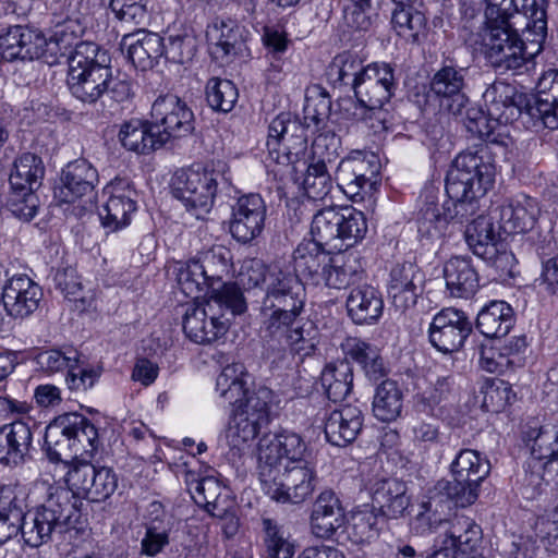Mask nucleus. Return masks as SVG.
Returning a JSON list of instances; mask_svg holds the SVG:
<instances>
[{
	"label": "nucleus",
	"mask_w": 558,
	"mask_h": 558,
	"mask_svg": "<svg viewBox=\"0 0 558 558\" xmlns=\"http://www.w3.org/2000/svg\"><path fill=\"white\" fill-rule=\"evenodd\" d=\"M56 474L62 473L68 487L36 484L47 494L45 502L35 511L24 514L25 492L13 485L0 487V545L21 533L24 543L37 548L48 543L53 534H64L76 529L81 517L78 504L93 486L95 466L75 457L63 460L48 456Z\"/></svg>",
	"instance_id": "f257e3e1"
},
{
	"label": "nucleus",
	"mask_w": 558,
	"mask_h": 558,
	"mask_svg": "<svg viewBox=\"0 0 558 558\" xmlns=\"http://www.w3.org/2000/svg\"><path fill=\"white\" fill-rule=\"evenodd\" d=\"M495 181V167L484 146L474 151L460 153L446 177L448 201L439 203L438 192L429 190L417 216V233L423 245L442 240L448 222H460L475 214L477 198L484 196Z\"/></svg>",
	"instance_id": "f03ea898"
},
{
	"label": "nucleus",
	"mask_w": 558,
	"mask_h": 558,
	"mask_svg": "<svg viewBox=\"0 0 558 558\" xmlns=\"http://www.w3.org/2000/svg\"><path fill=\"white\" fill-rule=\"evenodd\" d=\"M106 49L92 41H81L68 57L66 85L70 94L84 105L109 102L110 114L128 101L133 93L126 78L113 75Z\"/></svg>",
	"instance_id": "7ed1b4c3"
},
{
	"label": "nucleus",
	"mask_w": 558,
	"mask_h": 558,
	"mask_svg": "<svg viewBox=\"0 0 558 558\" xmlns=\"http://www.w3.org/2000/svg\"><path fill=\"white\" fill-rule=\"evenodd\" d=\"M246 301L235 282H226L214 290L204 304L189 305L183 317V330L195 343H210L223 336L231 320L246 311Z\"/></svg>",
	"instance_id": "20e7f679"
},
{
	"label": "nucleus",
	"mask_w": 558,
	"mask_h": 558,
	"mask_svg": "<svg viewBox=\"0 0 558 558\" xmlns=\"http://www.w3.org/2000/svg\"><path fill=\"white\" fill-rule=\"evenodd\" d=\"M227 165L217 161L193 165L179 171L172 183L173 196L180 199L196 218L209 213L220 185L229 184L226 177Z\"/></svg>",
	"instance_id": "39448f33"
},
{
	"label": "nucleus",
	"mask_w": 558,
	"mask_h": 558,
	"mask_svg": "<svg viewBox=\"0 0 558 558\" xmlns=\"http://www.w3.org/2000/svg\"><path fill=\"white\" fill-rule=\"evenodd\" d=\"M367 231L364 214L353 207H327L319 210L312 220L313 241L342 250L362 240Z\"/></svg>",
	"instance_id": "423d86ee"
},
{
	"label": "nucleus",
	"mask_w": 558,
	"mask_h": 558,
	"mask_svg": "<svg viewBox=\"0 0 558 558\" xmlns=\"http://www.w3.org/2000/svg\"><path fill=\"white\" fill-rule=\"evenodd\" d=\"M45 172L44 161L36 154L23 153L14 160L7 206L15 217L29 221L37 214L39 198L36 191L43 184Z\"/></svg>",
	"instance_id": "0eeeda50"
},
{
	"label": "nucleus",
	"mask_w": 558,
	"mask_h": 558,
	"mask_svg": "<svg viewBox=\"0 0 558 558\" xmlns=\"http://www.w3.org/2000/svg\"><path fill=\"white\" fill-rule=\"evenodd\" d=\"M264 323L263 349L266 359L272 363L286 359L288 353L302 357L312 354L315 343L304 335L298 319L300 314L268 312Z\"/></svg>",
	"instance_id": "6e6552de"
},
{
	"label": "nucleus",
	"mask_w": 558,
	"mask_h": 558,
	"mask_svg": "<svg viewBox=\"0 0 558 558\" xmlns=\"http://www.w3.org/2000/svg\"><path fill=\"white\" fill-rule=\"evenodd\" d=\"M501 231L490 215H480L464 231L465 242L472 253L493 267L500 277L511 276L515 265L514 255L507 250L500 238Z\"/></svg>",
	"instance_id": "1a4fd4ad"
},
{
	"label": "nucleus",
	"mask_w": 558,
	"mask_h": 558,
	"mask_svg": "<svg viewBox=\"0 0 558 558\" xmlns=\"http://www.w3.org/2000/svg\"><path fill=\"white\" fill-rule=\"evenodd\" d=\"M307 124L302 123L296 117L290 112L278 114L268 126L267 148L269 155L277 162L280 160L282 153L288 162L293 161L292 157L298 158L304 153L307 145Z\"/></svg>",
	"instance_id": "9d476101"
},
{
	"label": "nucleus",
	"mask_w": 558,
	"mask_h": 558,
	"mask_svg": "<svg viewBox=\"0 0 558 558\" xmlns=\"http://www.w3.org/2000/svg\"><path fill=\"white\" fill-rule=\"evenodd\" d=\"M305 287L298 276L274 268L262 302V312L301 314L305 304Z\"/></svg>",
	"instance_id": "9b49d317"
},
{
	"label": "nucleus",
	"mask_w": 558,
	"mask_h": 558,
	"mask_svg": "<svg viewBox=\"0 0 558 558\" xmlns=\"http://www.w3.org/2000/svg\"><path fill=\"white\" fill-rule=\"evenodd\" d=\"M488 117L499 124H508L522 113L534 120L533 94L519 93L514 86L497 82L483 94Z\"/></svg>",
	"instance_id": "f8f14e48"
},
{
	"label": "nucleus",
	"mask_w": 558,
	"mask_h": 558,
	"mask_svg": "<svg viewBox=\"0 0 558 558\" xmlns=\"http://www.w3.org/2000/svg\"><path fill=\"white\" fill-rule=\"evenodd\" d=\"M83 445L84 453L98 450V430L88 418L78 413H65L56 417L46 428L45 445L47 453H58L53 446L59 445V437Z\"/></svg>",
	"instance_id": "ddd939ff"
},
{
	"label": "nucleus",
	"mask_w": 558,
	"mask_h": 558,
	"mask_svg": "<svg viewBox=\"0 0 558 558\" xmlns=\"http://www.w3.org/2000/svg\"><path fill=\"white\" fill-rule=\"evenodd\" d=\"M472 328L464 312L447 307L434 316L428 329L429 341L438 351L452 353L462 348Z\"/></svg>",
	"instance_id": "4468645a"
},
{
	"label": "nucleus",
	"mask_w": 558,
	"mask_h": 558,
	"mask_svg": "<svg viewBox=\"0 0 558 558\" xmlns=\"http://www.w3.org/2000/svg\"><path fill=\"white\" fill-rule=\"evenodd\" d=\"M472 484L459 478H454L453 482L444 480L437 482L429 490L427 500L422 501V511L416 515V521L422 524L427 523L432 527V514L444 512L445 509L449 510L451 505L463 508L474 504L477 493Z\"/></svg>",
	"instance_id": "2eb2a0df"
},
{
	"label": "nucleus",
	"mask_w": 558,
	"mask_h": 558,
	"mask_svg": "<svg viewBox=\"0 0 558 558\" xmlns=\"http://www.w3.org/2000/svg\"><path fill=\"white\" fill-rule=\"evenodd\" d=\"M485 28L482 36L484 53L493 51V45L497 48L509 46L512 41L523 40L520 36L522 33L527 41L537 44L538 46L544 43L547 36V29L541 39L534 38L536 33L531 26L532 20L525 14L514 12L513 15L502 17L485 19Z\"/></svg>",
	"instance_id": "dca6fc26"
},
{
	"label": "nucleus",
	"mask_w": 558,
	"mask_h": 558,
	"mask_svg": "<svg viewBox=\"0 0 558 558\" xmlns=\"http://www.w3.org/2000/svg\"><path fill=\"white\" fill-rule=\"evenodd\" d=\"M151 118L160 136L180 138L194 131V113L185 101L168 94L158 97L151 107Z\"/></svg>",
	"instance_id": "f3484780"
},
{
	"label": "nucleus",
	"mask_w": 558,
	"mask_h": 558,
	"mask_svg": "<svg viewBox=\"0 0 558 558\" xmlns=\"http://www.w3.org/2000/svg\"><path fill=\"white\" fill-rule=\"evenodd\" d=\"M108 199L99 210L105 228L117 231L130 223L131 215L136 210L137 193L126 179L116 178L104 189Z\"/></svg>",
	"instance_id": "a211bd4d"
},
{
	"label": "nucleus",
	"mask_w": 558,
	"mask_h": 558,
	"mask_svg": "<svg viewBox=\"0 0 558 558\" xmlns=\"http://www.w3.org/2000/svg\"><path fill=\"white\" fill-rule=\"evenodd\" d=\"M466 73V68L444 63L429 83L430 90L440 100V106L453 116H461L470 102L464 92Z\"/></svg>",
	"instance_id": "6ab92c4d"
},
{
	"label": "nucleus",
	"mask_w": 558,
	"mask_h": 558,
	"mask_svg": "<svg viewBox=\"0 0 558 558\" xmlns=\"http://www.w3.org/2000/svg\"><path fill=\"white\" fill-rule=\"evenodd\" d=\"M266 205L258 194L241 196L232 207L229 231L240 243H250L258 238L265 227Z\"/></svg>",
	"instance_id": "aec40b11"
},
{
	"label": "nucleus",
	"mask_w": 558,
	"mask_h": 558,
	"mask_svg": "<svg viewBox=\"0 0 558 558\" xmlns=\"http://www.w3.org/2000/svg\"><path fill=\"white\" fill-rule=\"evenodd\" d=\"M397 83L395 70L389 63H372L366 65L354 96L359 104H387L395 90Z\"/></svg>",
	"instance_id": "412c9836"
},
{
	"label": "nucleus",
	"mask_w": 558,
	"mask_h": 558,
	"mask_svg": "<svg viewBox=\"0 0 558 558\" xmlns=\"http://www.w3.org/2000/svg\"><path fill=\"white\" fill-rule=\"evenodd\" d=\"M46 46L45 36L27 26L15 25L0 35V54L7 61L38 59Z\"/></svg>",
	"instance_id": "4be33fe9"
},
{
	"label": "nucleus",
	"mask_w": 558,
	"mask_h": 558,
	"mask_svg": "<svg viewBox=\"0 0 558 558\" xmlns=\"http://www.w3.org/2000/svg\"><path fill=\"white\" fill-rule=\"evenodd\" d=\"M41 298L40 287L24 275L7 280L1 294L4 310L14 318H24L34 313Z\"/></svg>",
	"instance_id": "5701e85b"
},
{
	"label": "nucleus",
	"mask_w": 558,
	"mask_h": 558,
	"mask_svg": "<svg viewBox=\"0 0 558 558\" xmlns=\"http://www.w3.org/2000/svg\"><path fill=\"white\" fill-rule=\"evenodd\" d=\"M424 281V274L416 265L404 263L395 266L388 284V295L393 306L402 312L414 306L423 292Z\"/></svg>",
	"instance_id": "b1692460"
},
{
	"label": "nucleus",
	"mask_w": 558,
	"mask_h": 558,
	"mask_svg": "<svg viewBox=\"0 0 558 558\" xmlns=\"http://www.w3.org/2000/svg\"><path fill=\"white\" fill-rule=\"evenodd\" d=\"M245 31L231 19L216 20L206 32L211 56L221 62L243 54L246 50Z\"/></svg>",
	"instance_id": "393cba45"
},
{
	"label": "nucleus",
	"mask_w": 558,
	"mask_h": 558,
	"mask_svg": "<svg viewBox=\"0 0 558 558\" xmlns=\"http://www.w3.org/2000/svg\"><path fill=\"white\" fill-rule=\"evenodd\" d=\"M98 183V172L85 159L71 161L62 170L59 197L64 203H73L87 196L92 199Z\"/></svg>",
	"instance_id": "a878e982"
},
{
	"label": "nucleus",
	"mask_w": 558,
	"mask_h": 558,
	"mask_svg": "<svg viewBox=\"0 0 558 558\" xmlns=\"http://www.w3.org/2000/svg\"><path fill=\"white\" fill-rule=\"evenodd\" d=\"M120 48L126 52L129 61L142 71L151 69L155 62L163 56V38L153 32L140 28L134 33L125 34Z\"/></svg>",
	"instance_id": "bb28decb"
},
{
	"label": "nucleus",
	"mask_w": 558,
	"mask_h": 558,
	"mask_svg": "<svg viewBox=\"0 0 558 558\" xmlns=\"http://www.w3.org/2000/svg\"><path fill=\"white\" fill-rule=\"evenodd\" d=\"M486 4L485 19L502 17L513 15L514 12L525 14L532 20L531 26L536 33L537 40L541 39L547 29V0H483Z\"/></svg>",
	"instance_id": "cd10ccee"
},
{
	"label": "nucleus",
	"mask_w": 558,
	"mask_h": 558,
	"mask_svg": "<svg viewBox=\"0 0 558 558\" xmlns=\"http://www.w3.org/2000/svg\"><path fill=\"white\" fill-rule=\"evenodd\" d=\"M494 214L502 232L517 234L525 233L534 228L539 208L535 199L522 196L500 205Z\"/></svg>",
	"instance_id": "c85d7f7f"
},
{
	"label": "nucleus",
	"mask_w": 558,
	"mask_h": 558,
	"mask_svg": "<svg viewBox=\"0 0 558 558\" xmlns=\"http://www.w3.org/2000/svg\"><path fill=\"white\" fill-rule=\"evenodd\" d=\"M348 316L355 325L376 323L384 310L380 292L371 284L352 287L345 301Z\"/></svg>",
	"instance_id": "c756f323"
},
{
	"label": "nucleus",
	"mask_w": 558,
	"mask_h": 558,
	"mask_svg": "<svg viewBox=\"0 0 558 558\" xmlns=\"http://www.w3.org/2000/svg\"><path fill=\"white\" fill-rule=\"evenodd\" d=\"M286 483H282V495L287 498L278 502L300 504L310 497L315 487V472L311 462L302 457L291 456L286 461Z\"/></svg>",
	"instance_id": "7c9ffc66"
},
{
	"label": "nucleus",
	"mask_w": 558,
	"mask_h": 558,
	"mask_svg": "<svg viewBox=\"0 0 558 558\" xmlns=\"http://www.w3.org/2000/svg\"><path fill=\"white\" fill-rule=\"evenodd\" d=\"M374 506H377L381 513L391 519L404 514L410 506V497L407 495V485L398 478H379L369 487Z\"/></svg>",
	"instance_id": "2f4dec72"
},
{
	"label": "nucleus",
	"mask_w": 558,
	"mask_h": 558,
	"mask_svg": "<svg viewBox=\"0 0 558 558\" xmlns=\"http://www.w3.org/2000/svg\"><path fill=\"white\" fill-rule=\"evenodd\" d=\"M343 525L344 513L335 493H320L311 514L312 533L319 538H329Z\"/></svg>",
	"instance_id": "473e14b6"
},
{
	"label": "nucleus",
	"mask_w": 558,
	"mask_h": 558,
	"mask_svg": "<svg viewBox=\"0 0 558 558\" xmlns=\"http://www.w3.org/2000/svg\"><path fill=\"white\" fill-rule=\"evenodd\" d=\"M533 94L534 120L541 121L550 130L558 129V70L545 72Z\"/></svg>",
	"instance_id": "72a5a7b5"
},
{
	"label": "nucleus",
	"mask_w": 558,
	"mask_h": 558,
	"mask_svg": "<svg viewBox=\"0 0 558 558\" xmlns=\"http://www.w3.org/2000/svg\"><path fill=\"white\" fill-rule=\"evenodd\" d=\"M362 411L351 404L333 410L325 423V436L332 445L342 447L353 441L362 428Z\"/></svg>",
	"instance_id": "f704fd0d"
},
{
	"label": "nucleus",
	"mask_w": 558,
	"mask_h": 558,
	"mask_svg": "<svg viewBox=\"0 0 558 558\" xmlns=\"http://www.w3.org/2000/svg\"><path fill=\"white\" fill-rule=\"evenodd\" d=\"M333 258L325 250V246L311 240L302 242L293 252V275L312 280L319 284L323 271Z\"/></svg>",
	"instance_id": "c9c22d12"
},
{
	"label": "nucleus",
	"mask_w": 558,
	"mask_h": 558,
	"mask_svg": "<svg viewBox=\"0 0 558 558\" xmlns=\"http://www.w3.org/2000/svg\"><path fill=\"white\" fill-rule=\"evenodd\" d=\"M119 140L124 148L137 154H148L166 143V136H160V130L155 124L138 119L121 125Z\"/></svg>",
	"instance_id": "e433bc0d"
},
{
	"label": "nucleus",
	"mask_w": 558,
	"mask_h": 558,
	"mask_svg": "<svg viewBox=\"0 0 558 558\" xmlns=\"http://www.w3.org/2000/svg\"><path fill=\"white\" fill-rule=\"evenodd\" d=\"M446 287L457 298L472 296L480 287L478 274L470 257H451L444 266Z\"/></svg>",
	"instance_id": "4c0bfd02"
},
{
	"label": "nucleus",
	"mask_w": 558,
	"mask_h": 558,
	"mask_svg": "<svg viewBox=\"0 0 558 558\" xmlns=\"http://www.w3.org/2000/svg\"><path fill=\"white\" fill-rule=\"evenodd\" d=\"M442 536L445 543L454 548L459 558L483 557L480 554L482 529L469 518L458 519Z\"/></svg>",
	"instance_id": "58836bf2"
},
{
	"label": "nucleus",
	"mask_w": 558,
	"mask_h": 558,
	"mask_svg": "<svg viewBox=\"0 0 558 558\" xmlns=\"http://www.w3.org/2000/svg\"><path fill=\"white\" fill-rule=\"evenodd\" d=\"M513 325V310L505 301H492L480 311L476 318V328L487 338L505 337Z\"/></svg>",
	"instance_id": "ea45409f"
},
{
	"label": "nucleus",
	"mask_w": 558,
	"mask_h": 558,
	"mask_svg": "<svg viewBox=\"0 0 558 558\" xmlns=\"http://www.w3.org/2000/svg\"><path fill=\"white\" fill-rule=\"evenodd\" d=\"M366 65L354 52L342 51L333 57L327 69V77L333 88L354 92Z\"/></svg>",
	"instance_id": "a19ab883"
},
{
	"label": "nucleus",
	"mask_w": 558,
	"mask_h": 558,
	"mask_svg": "<svg viewBox=\"0 0 558 558\" xmlns=\"http://www.w3.org/2000/svg\"><path fill=\"white\" fill-rule=\"evenodd\" d=\"M335 169V181L352 198L359 196L366 185H371L366 175L368 162L361 156L343 158Z\"/></svg>",
	"instance_id": "79ce46f5"
},
{
	"label": "nucleus",
	"mask_w": 558,
	"mask_h": 558,
	"mask_svg": "<svg viewBox=\"0 0 558 558\" xmlns=\"http://www.w3.org/2000/svg\"><path fill=\"white\" fill-rule=\"evenodd\" d=\"M271 401V390L260 387L257 390H246L244 396L240 397L239 402L233 404V416L241 417L243 421L262 428L269 423V403Z\"/></svg>",
	"instance_id": "37998d69"
},
{
	"label": "nucleus",
	"mask_w": 558,
	"mask_h": 558,
	"mask_svg": "<svg viewBox=\"0 0 558 558\" xmlns=\"http://www.w3.org/2000/svg\"><path fill=\"white\" fill-rule=\"evenodd\" d=\"M322 386L327 398L337 403L343 401L353 388V369L348 361L330 363L320 375Z\"/></svg>",
	"instance_id": "c03bdc74"
},
{
	"label": "nucleus",
	"mask_w": 558,
	"mask_h": 558,
	"mask_svg": "<svg viewBox=\"0 0 558 558\" xmlns=\"http://www.w3.org/2000/svg\"><path fill=\"white\" fill-rule=\"evenodd\" d=\"M374 416L381 422L397 420L403 407V393L397 381L384 379L376 387L373 398Z\"/></svg>",
	"instance_id": "a18cd8bd"
},
{
	"label": "nucleus",
	"mask_w": 558,
	"mask_h": 558,
	"mask_svg": "<svg viewBox=\"0 0 558 558\" xmlns=\"http://www.w3.org/2000/svg\"><path fill=\"white\" fill-rule=\"evenodd\" d=\"M291 456H257V472L264 493L272 500H282V477Z\"/></svg>",
	"instance_id": "49530a36"
},
{
	"label": "nucleus",
	"mask_w": 558,
	"mask_h": 558,
	"mask_svg": "<svg viewBox=\"0 0 558 558\" xmlns=\"http://www.w3.org/2000/svg\"><path fill=\"white\" fill-rule=\"evenodd\" d=\"M519 449L530 453L537 451L558 453V428L541 425L537 420L529 421L522 430Z\"/></svg>",
	"instance_id": "de8ad7c7"
},
{
	"label": "nucleus",
	"mask_w": 558,
	"mask_h": 558,
	"mask_svg": "<svg viewBox=\"0 0 558 558\" xmlns=\"http://www.w3.org/2000/svg\"><path fill=\"white\" fill-rule=\"evenodd\" d=\"M247 376L248 374L242 363L228 364L217 377L216 390L225 401L235 404L247 390Z\"/></svg>",
	"instance_id": "09e8293b"
},
{
	"label": "nucleus",
	"mask_w": 558,
	"mask_h": 558,
	"mask_svg": "<svg viewBox=\"0 0 558 558\" xmlns=\"http://www.w3.org/2000/svg\"><path fill=\"white\" fill-rule=\"evenodd\" d=\"M177 281L186 296L198 299L201 293L211 294L210 281H207L202 264L196 259H191L179 267Z\"/></svg>",
	"instance_id": "8fccbe9b"
},
{
	"label": "nucleus",
	"mask_w": 558,
	"mask_h": 558,
	"mask_svg": "<svg viewBox=\"0 0 558 558\" xmlns=\"http://www.w3.org/2000/svg\"><path fill=\"white\" fill-rule=\"evenodd\" d=\"M342 527L352 543L369 542L377 535V515L369 509H357L351 513Z\"/></svg>",
	"instance_id": "3c124183"
},
{
	"label": "nucleus",
	"mask_w": 558,
	"mask_h": 558,
	"mask_svg": "<svg viewBox=\"0 0 558 558\" xmlns=\"http://www.w3.org/2000/svg\"><path fill=\"white\" fill-rule=\"evenodd\" d=\"M222 486L214 476H205L195 481L190 492L194 501L204 507L213 515H220L225 508L220 507Z\"/></svg>",
	"instance_id": "603ef678"
},
{
	"label": "nucleus",
	"mask_w": 558,
	"mask_h": 558,
	"mask_svg": "<svg viewBox=\"0 0 558 558\" xmlns=\"http://www.w3.org/2000/svg\"><path fill=\"white\" fill-rule=\"evenodd\" d=\"M485 57L494 68L500 70L520 72L527 63L524 39L520 41L514 40L509 46L499 48L493 45V51L486 52Z\"/></svg>",
	"instance_id": "864d4df0"
},
{
	"label": "nucleus",
	"mask_w": 558,
	"mask_h": 558,
	"mask_svg": "<svg viewBox=\"0 0 558 558\" xmlns=\"http://www.w3.org/2000/svg\"><path fill=\"white\" fill-rule=\"evenodd\" d=\"M239 97L238 88L229 80L211 77L206 84V100L211 109L230 112Z\"/></svg>",
	"instance_id": "5fc2aeb1"
},
{
	"label": "nucleus",
	"mask_w": 558,
	"mask_h": 558,
	"mask_svg": "<svg viewBox=\"0 0 558 558\" xmlns=\"http://www.w3.org/2000/svg\"><path fill=\"white\" fill-rule=\"evenodd\" d=\"M263 526L268 558H292L294 544L290 538V534L270 519H264Z\"/></svg>",
	"instance_id": "6e6d98bb"
},
{
	"label": "nucleus",
	"mask_w": 558,
	"mask_h": 558,
	"mask_svg": "<svg viewBox=\"0 0 558 558\" xmlns=\"http://www.w3.org/2000/svg\"><path fill=\"white\" fill-rule=\"evenodd\" d=\"M32 442L27 424L15 421L0 428V453H26Z\"/></svg>",
	"instance_id": "4d7b16f0"
},
{
	"label": "nucleus",
	"mask_w": 558,
	"mask_h": 558,
	"mask_svg": "<svg viewBox=\"0 0 558 558\" xmlns=\"http://www.w3.org/2000/svg\"><path fill=\"white\" fill-rule=\"evenodd\" d=\"M450 469L456 478L477 484L488 475L490 462L485 456H456Z\"/></svg>",
	"instance_id": "13d9d810"
},
{
	"label": "nucleus",
	"mask_w": 558,
	"mask_h": 558,
	"mask_svg": "<svg viewBox=\"0 0 558 558\" xmlns=\"http://www.w3.org/2000/svg\"><path fill=\"white\" fill-rule=\"evenodd\" d=\"M341 140L332 132L320 133L312 144L310 163L333 169L340 159Z\"/></svg>",
	"instance_id": "bf43d9fd"
},
{
	"label": "nucleus",
	"mask_w": 558,
	"mask_h": 558,
	"mask_svg": "<svg viewBox=\"0 0 558 558\" xmlns=\"http://www.w3.org/2000/svg\"><path fill=\"white\" fill-rule=\"evenodd\" d=\"M331 168L308 163L302 185L312 199H323L332 190Z\"/></svg>",
	"instance_id": "052dcab7"
},
{
	"label": "nucleus",
	"mask_w": 558,
	"mask_h": 558,
	"mask_svg": "<svg viewBox=\"0 0 558 558\" xmlns=\"http://www.w3.org/2000/svg\"><path fill=\"white\" fill-rule=\"evenodd\" d=\"M299 434L292 432H282L280 434L266 435L258 441L259 452L267 453H303L306 450Z\"/></svg>",
	"instance_id": "680f3d73"
},
{
	"label": "nucleus",
	"mask_w": 558,
	"mask_h": 558,
	"mask_svg": "<svg viewBox=\"0 0 558 558\" xmlns=\"http://www.w3.org/2000/svg\"><path fill=\"white\" fill-rule=\"evenodd\" d=\"M260 428L252 425L241 417L233 416L227 432L226 440L231 451L243 453L251 448Z\"/></svg>",
	"instance_id": "e2e57ef3"
},
{
	"label": "nucleus",
	"mask_w": 558,
	"mask_h": 558,
	"mask_svg": "<svg viewBox=\"0 0 558 558\" xmlns=\"http://www.w3.org/2000/svg\"><path fill=\"white\" fill-rule=\"evenodd\" d=\"M147 0H110L114 16L126 25H145L148 21Z\"/></svg>",
	"instance_id": "0e129e2a"
},
{
	"label": "nucleus",
	"mask_w": 558,
	"mask_h": 558,
	"mask_svg": "<svg viewBox=\"0 0 558 558\" xmlns=\"http://www.w3.org/2000/svg\"><path fill=\"white\" fill-rule=\"evenodd\" d=\"M385 105L357 102L354 116L372 129L375 134L387 131L392 124V114Z\"/></svg>",
	"instance_id": "69168bd1"
},
{
	"label": "nucleus",
	"mask_w": 558,
	"mask_h": 558,
	"mask_svg": "<svg viewBox=\"0 0 558 558\" xmlns=\"http://www.w3.org/2000/svg\"><path fill=\"white\" fill-rule=\"evenodd\" d=\"M229 252L221 246L213 248L202 254L196 260L202 264L204 275L207 281H210L211 292L221 288H215V283L219 282L221 275L228 269Z\"/></svg>",
	"instance_id": "338daca9"
},
{
	"label": "nucleus",
	"mask_w": 558,
	"mask_h": 558,
	"mask_svg": "<svg viewBox=\"0 0 558 558\" xmlns=\"http://www.w3.org/2000/svg\"><path fill=\"white\" fill-rule=\"evenodd\" d=\"M163 56L167 60L184 64L190 62L196 53L195 38L190 35L169 36L163 43Z\"/></svg>",
	"instance_id": "774afa93"
}]
</instances>
